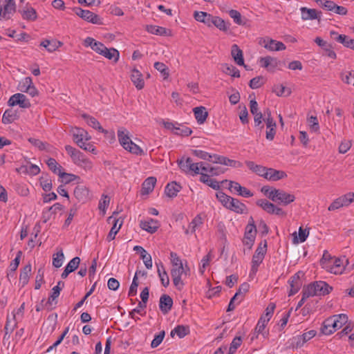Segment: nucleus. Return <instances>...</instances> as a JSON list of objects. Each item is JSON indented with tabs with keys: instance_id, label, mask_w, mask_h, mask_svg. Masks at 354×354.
<instances>
[{
	"instance_id": "473e14b6",
	"label": "nucleus",
	"mask_w": 354,
	"mask_h": 354,
	"mask_svg": "<svg viewBox=\"0 0 354 354\" xmlns=\"http://www.w3.org/2000/svg\"><path fill=\"white\" fill-rule=\"evenodd\" d=\"M257 205L261 207L267 213L272 214L275 205L269 202L266 199H259L257 201Z\"/></svg>"
},
{
	"instance_id": "cd10ccee",
	"label": "nucleus",
	"mask_w": 354,
	"mask_h": 354,
	"mask_svg": "<svg viewBox=\"0 0 354 354\" xmlns=\"http://www.w3.org/2000/svg\"><path fill=\"white\" fill-rule=\"evenodd\" d=\"M200 181L207 184L208 186L215 190L220 189L221 187L219 185V183L215 179L210 178L209 176L205 173L201 172Z\"/></svg>"
},
{
	"instance_id": "6e6d98bb",
	"label": "nucleus",
	"mask_w": 354,
	"mask_h": 354,
	"mask_svg": "<svg viewBox=\"0 0 354 354\" xmlns=\"http://www.w3.org/2000/svg\"><path fill=\"white\" fill-rule=\"evenodd\" d=\"M257 227L255 224H248L245 227L244 234L245 238H252L255 239L257 234Z\"/></svg>"
},
{
	"instance_id": "72a5a7b5",
	"label": "nucleus",
	"mask_w": 354,
	"mask_h": 354,
	"mask_svg": "<svg viewBox=\"0 0 354 354\" xmlns=\"http://www.w3.org/2000/svg\"><path fill=\"white\" fill-rule=\"evenodd\" d=\"M203 224V218L201 214H198L189 223L188 229L185 230V234H188L189 231L191 233H194L196 231V229L201 226Z\"/></svg>"
},
{
	"instance_id": "4468645a",
	"label": "nucleus",
	"mask_w": 354,
	"mask_h": 354,
	"mask_svg": "<svg viewBox=\"0 0 354 354\" xmlns=\"http://www.w3.org/2000/svg\"><path fill=\"white\" fill-rule=\"evenodd\" d=\"M265 174V178L272 181H277L287 177V174L283 171L277 170L273 168H268Z\"/></svg>"
},
{
	"instance_id": "bb28decb",
	"label": "nucleus",
	"mask_w": 354,
	"mask_h": 354,
	"mask_svg": "<svg viewBox=\"0 0 354 354\" xmlns=\"http://www.w3.org/2000/svg\"><path fill=\"white\" fill-rule=\"evenodd\" d=\"M266 124V139L271 141L274 139L276 134L277 124L274 120H270L269 121H264Z\"/></svg>"
},
{
	"instance_id": "69168bd1",
	"label": "nucleus",
	"mask_w": 354,
	"mask_h": 354,
	"mask_svg": "<svg viewBox=\"0 0 354 354\" xmlns=\"http://www.w3.org/2000/svg\"><path fill=\"white\" fill-rule=\"evenodd\" d=\"M263 77L262 76H257L252 78L249 83V86L252 89H256L261 87L263 84Z\"/></svg>"
},
{
	"instance_id": "603ef678",
	"label": "nucleus",
	"mask_w": 354,
	"mask_h": 354,
	"mask_svg": "<svg viewBox=\"0 0 354 354\" xmlns=\"http://www.w3.org/2000/svg\"><path fill=\"white\" fill-rule=\"evenodd\" d=\"M242 343V338L240 336L235 337L230 344L228 354H234Z\"/></svg>"
},
{
	"instance_id": "a18cd8bd",
	"label": "nucleus",
	"mask_w": 354,
	"mask_h": 354,
	"mask_svg": "<svg viewBox=\"0 0 354 354\" xmlns=\"http://www.w3.org/2000/svg\"><path fill=\"white\" fill-rule=\"evenodd\" d=\"M273 92H274L277 96H288L291 93L290 89L287 88L283 84L275 85L273 88Z\"/></svg>"
},
{
	"instance_id": "13d9d810",
	"label": "nucleus",
	"mask_w": 354,
	"mask_h": 354,
	"mask_svg": "<svg viewBox=\"0 0 354 354\" xmlns=\"http://www.w3.org/2000/svg\"><path fill=\"white\" fill-rule=\"evenodd\" d=\"M268 322V319H266L264 316H261L254 328L255 333H257V335L263 333Z\"/></svg>"
},
{
	"instance_id": "dca6fc26",
	"label": "nucleus",
	"mask_w": 354,
	"mask_h": 354,
	"mask_svg": "<svg viewBox=\"0 0 354 354\" xmlns=\"http://www.w3.org/2000/svg\"><path fill=\"white\" fill-rule=\"evenodd\" d=\"M182 186L176 181L169 183L165 189V194L169 198L176 197L178 193L181 190Z\"/></svg>"
},
{
	"instance_id": "e433bc0d",
	"label": "nucleus",
	"mask_w": 354,
	"mask_h": 354,
	"mask_svg": "<svg viewBox=\"0 0 354 354\" xmlns=\"http://www.w3.org/2000/svg\"><path fill=\"white\" fill-rule=\"evenodd\" d=\"M58 176L62 178V182L65 184L70 183L75 180H80V176L73 174L62 171L60 169L59 171H58Z\"/></svg>"
},
{
	"instance_id": "864d4df0",
	"label": "nucleus",
	"mask_w": 354,
	"mask_h": 354,
	"mask_svg": "<svg viewBox=\"0 0 354 354\" xmlns=\"http://www.w3.org/2000/svg\"><path fill=\"white\" fill-rule=\"evenodd\" d=\"M46 164L48 167V168L55 174H58V171H59V169L62 171V166L58 165L56 160L55 158H49L47 160H46Z\"/></svg>"
},
{
	"instance_id": "20e7f679",
	"label": "nucleus",
	"mask_w": 354,
	"mask_h": 354,
	"mask_svg": "<svg viewBox=\"0 0 354 354\" xmlns=\"http://www.w3.org/2000/svg\"><path fill=\"white\" fill-rule=\"evenodd\" d=\"M73 11L78 17L88 22L97 25H101L103 24L100 16L93 12L87 10H83L80 7L74 8Z\"/></svg>"
},
{
	"instance_id": "a211bd4d",
	"label": "nucleus",
	"mask_w": 354,
	"mask_h": 354,
	"mask_svg": "<svg viewBox=\"0 0 354 354\" xmlns=\"http://www.w3.org/2000/svg\"><path fill=\"white\" fill-rule=\"evenodd\" d=\"M301 12V18L303 20H309V19H319V14L322 12H318L315 9L307 8L306 7H302L300 9Z\"/></svg>"
},
{
	"instance_id": "ea45409f",
	"label": "nucleus",
	"mask_w": 354,
	"mask_h": 354,
	"mask_svg": "<svg viewBox=\"0 0 354 354\" xmlns=\"http://www.w3.org/2000/svg\"><path fill=\"white\" fill-rule=\"evenodd\" d=\"M64 255L62 249H60L56 254L53 256V266L57 268L62 266Z\"/></svg>"
},
{
	"instance_id": "58836bf2",
	"label": "nucleus",
	"mask_w": 354,
	"mask_h": 354,
	"mask_svg": "<svg viewBox=\"0 0 354 354\" xmlns=\"http://www.w3.org/2000/svg\"><path fill=\"white\" fill-rule=\"evenodd\" d=\"M344 270L343 260L340 259H335L333 262V265L330 268L329 271L331 273L337 274H341Z\"/></svg>"
},
{
	"instance_id": "338daca9",
	"label": "nucleus",
	"mask_w": 354,
	"mask_h": 354,
	"mask_svg": "<svg viewBox=\"0 0 354 354\" xmlns=\"http://www.w3.org/2000/svg\"><path fill=\"white\" fill-rule=\"evenodd\" d=\"M80 263V259L78 257H75L73 258L66 265L65 268H68V270L73 272H74L79 266Z\"/></svg>"
},
{
	"instance_id": "052dcab7",
	"label": "nucleus",
	"mask_w": 354,
	"mask_h": 354,
	"mask_svg": "<svg viewBox=\"0 0 354 354\" xmlns=\"http://www.w3.org/2000/svg\"><path fill=\"white\" fill-rule=\"evenodd\" d=\"M330 37L333 41L342 44L346 42V39H347V36L345 35H339L337 32L333 30L330 32Z\"/></svg>"
},
{
	"instance_id": "6e6552de",
	"label": "nucleus",
	"mask_w": 354,
	"mask_h": 354,
	"mask_svg": "<svg viewBox=\"0 0 354 354\" xmlns=\"http://www.w3.org/2000/svg\"><path fill=\"white\" fill-rule=\"evenodd\" d=\"M15 10L16 5L14 0H5L3 3L0 1V20L9 19L10 15L14 13Z\"/></svg>"
},
{
	"instance_id": "393cba45",
	"label": "nucleus",
	"mask_w": 354,
	"mask_h": 354,
	"mask_svg": "<svg viewBox=\"0 0 354 354\" xmlns=\"http://www.w3.org/2000/svg\"><path fill=\"white\" fill-rule=\"evenodd\" d=\"M31 270L32 267L30 263L26 265L21 269L19 275V283H21L22 288L24 287L28 283Z\"/></svg>"
},
{
	"instance_id": "7ed1b4c3",
	"label": "nucleus",
	"mask_w": 354,
	"mask_h": 354,
	"mask_svg": "<svg viewBox=\"0 0 354 354\" xmlns=\"http://www.w3.org/2000/svg\"><path fill=\"white\" fill-rule=\"evenodd\" d=\"M269 199L279 204L288 205L295 200V196L283 189H274L269 194Z\"/></svg>"
},
{
	"instance_id": "0eeeda50",
	"label": "nucleus",
	"mask_w": 354,
	"mask_h": 354,
	"mask_svg": "<svg viewBox=\"0 0 354 354\" xmlns=\"http://www.w3.org/2000/svg\"><path fill=\"white\" fill-rule=\"evenodd\" d=\"M354 201V194L348 193L335 199L328 207L329 211L337 209L343 206H348Z\"/></svg>"
},
{
	"instance_id": "79ce46f5",
	"label": "nucleus",
	"mask_w": 354,
	"mask_h": 354,
	"mask_svg": "<svg viewBox=\"0 0 354 354\" xmlns=\"http://www.w3.org/2000/svg\"><path fill=\"white\" fill-rule=\"evenodd\" d=\"M16 119V113L11 109H7L2 116V122L5 124L12 123Z\"/></svg>"
},
{
	"instance_id": "0e129e2a",
	"label": "nucleus",
	"mask_w": 354,
	"mask_h": 354,
	"mask_svg": "<svg viewBox=\"0 0 354 354\" xmlns=\"http://www.w3.org/2000/svg\"><path fill=\"white\" fill-rule=\"evenodd\" d=\"M149 288L145 287L140 293V298L142 299L141 301H139V307L146 308L147 302L149 299Z\"/></svg>"
},
{
	"instance_id": "f3484780",
	"label": "nucleus",
	"mask_w": 354,
	"mask_h": 354,
	"mask_svg": "<svg viewBox=\"0 0 354 354\" xmlns=\"http://www.w3.org/2000/svg\"><path fill=\"white\" fill-rule=\"evenodd\" d=\"M193 112L197 122L200 124H203L208 117V112L203 106L194 108Z\"/></svg>"
},
{
	"instance_id": "f257e3e1",
	"label": "nucleus",
	"mask_w": 354,
	"mask_h": 354,
	"mask_svg": "<svg viewBox=\"0 0 354 354\" xmlns=\"http://www.w3.org/2000/svg\"><path fill=\"white\" fill-rule=\"evenodd\" d=\"M348 322V317L345 314H339L326 319L322 324L321 331L324 335H330L337 329L342 328Z\"/></svg>"
},
{
	"instance_id": "4be33fe9",
	"label": "nucleus",
	"mask_w": 354,
	"mask_h": 354,
	"mask_svg": "<svg viewBox=\"0 0 354 354\" xmlns=\"http://www.w3.org/2000/svg\"><path fill=\"white\" fill-rule=\"evenodd\" d=\"M118 137L120 144L124 149H127L126 146H128V144L132 142L129 136V131L123 127L118 130Z\"/></svg>"
},
{
	"instance_id": "c85d7f7f",
	"label": "nucleus",
	"mask_w": 354,
	"mask_h": 354,
	"mask_svg": "<svg viewBox=\"0 0 354 354\" xmlns=\"http://www.w3.org/2000/svg\"><path fill=\"white\" fill-rule=\"evenodd\" d=\"M111 220H113L112 221L114 223V224H113V227H111L109 233L107 235L106 240L108 241H111L115 239V235L117 234V233L118 232V231L120 230V229L122 225V221H120L119 226L117 227V224L119 221V219H116V218H113V216H109L108 218V221L110 222Z\"/></svg>"
},
{
	"instance_id": "3c124183",
	"label": "nucleus",
	"mask_w": 354,
	"mask_h": 354,
	"mask_svg": "<svg viewBox=\"0 0 354 354\" xmlns=\"http://www.w3.org/2000/svg\"><path fill=\"white\" fill-rule=\"evenodd\" d=\"M28 142L41 151L48 150V147L50 146L47 142H44L39 139L33 138H28Z\"/></svg>"
},
{
	"instance_id": "9d476101",
	"label": "nucleus",
	"mask_w": 354,
	"mask_h": 354,
	"mask_svg": "<svg viewBox=\"0 0 354 354\" xmlns=\"http://www.w3.org/2000/svg\"><path fill=\"white\" fill-rule=\"evenodd\" d=\"M75 198L82 203H85L89 200V190L84 185H77L74 189Z\"/></svg>"
},
{
	"instance_id": "de8ad7c7",
	"label": "nucleus",
	"mask_w": 354,
	"mask_h": 354,
	"mask_svg": "<svg viewBox=\"0 0 354 354\" xmlns=\"http://www.w3.org/2000/svg\"><path fill=\"white\" fill-rule=\"evenodd\" d=\"M192 153L201 159L208 160L212 162V155H210L209 153L206 151L199 149H193L192 150Z\"/></svg>"
},
{
	"instance_id": "423d86ee",
	"label": "nucleus",
	"mask_w": 354,
	"mask_h": 354,
	"mask_svg": "<svg viewBox=\"0 0 354 354\" xmlns=\"http://www.w3.org/2000/svg\"><path fill=\"white\" fill-rule=\"evenodd\" d=\"M180 169L185 173L194 172V174H199L200 167L199 163H194L191 158H187L184 160V158L177 161Z\"/></svg>"
},
{
	"instance_id": "aec40b11",
	"label": "nucleus",
	"mask_w": 354,
	"mask_h": 354,
	"mask_svg": "<svg viewBox=\"0 0 354 354\" xmlns=\"http://www.w3.org/2000/svg\"><path fill=\"white\" fill-rule=\"evenodd\" d=\"M156 181V178L153 176L148 177L147 179H145L142 185V194L145 195L151 193L154 189Z\"/></svg>"
},
{
	"instance_id": "ddd939ff",
	"label": "nucleus",
	"mask_w": 354,
	"mask_h": 354,
	"mask_svg": "<svg viewBox=\"0 0 354 354\" xmlns=\"http://www.w3.org/2000/svg\"><path fill=\"white\" fill-rule=\"evenodd\" d=\"M131 80L137 89L140 90L145 86L143 75L140 71L133 68L131 71Z\"/></svg>"
},
{
	"instance_id": "8fccbe9b",
	"label": "nucleus",
	"mask_w": 354,
	"mask_h": 354,
	"mask_svg": "<svg viewBox=\"0 0 354 354\" xmlns=\"http://www.w3.org/2000/svg\"><path fill=\"white\" fill-rule=\"evenodd\" d=\"M32 84V78L30 77H26L19 82L18 85V90L21 92L26 93Z\"/></svg>"
},
{
	"instance_id": "a19ab883",
	"label": "nucleus",
	"mask_w": 354,
	"mask_h": 354,
	"mask_svg": "<svg viewBox=\"0 0 354 354\" xmlns=\"http://www.w3.org/2000/svg\"><path fill=\"white\" fill-rule=\"evenodd\" d=\"M148 31L158 35H167L170 34V30L163 27L151 26L148 27Z\"/></svg>"
},
{
	"instance_id": "7c9ffc66",
	"label": "nucleus",
	"mask_w": 354,
	"mask_h": 354,
	"mask_svg": "<svg viewBox=\"0 0 354 354\" xmlns=\"http://www.w3.org/2000/svg\"><path fill=\"white\" fill-rule=\"evenodd\" d=\"M189 333V327L188 326L178 325L176 326L170 333V335L174 337L177 335L179 338H183Z\"/></svg>"
},
{
	"instance_id": "f704fd0d",
	"label": "nucleus",
	"mask_w": 354,
	"mask_h": 354,
	"mask_svg": "<svg viewBox=\"0 0 354 354\" xmlns=\"http://www.w3.org/2000/svg\"><path fill=\"white\" fill-rule=\"evenodd\" d=\"M259 63L261 67L266 68H268L269 66H271L272 68H275L277 65V59L272 57L270 56L260 57Z\"/></svg>"
},
{
	"instance_id": "774afa93",
	"label": "nucleus",
	"mask_w": 354,
	"mask_h": 354,
	"mask_svg": "<svg viewBox=\"0 0 354 354\" xmlns=\"http://www.w3.org/2000/svg\"><path fill=\"white\" fill-rule=\"evenodd\" d=\"M254 115V127H257L259 130H262L264 127L263 124H262L263 121V115L261 112H259Z\"/></svg>"
},
{
	"instance_id": "2eb2a0df",
	"label": "nucleus",
	"mask_w": 354,
	"mask_h": 354,
	"mask_svg": "<svg viewBox=\"0 0 354 354\" xmlns=\"http://www.w3.org/2000/svg\"><path fill=\"white\" fill-rule=\"evenodd\" d=\"M230 200L231 202L228 205V209L238 214L245 213V210L247 209V207L244 203L234 198H230Z\"/></svg>"
},
{
	"instance_id": "37998d69",
	"label": "nucleus",
	"mask_w": 354,
	"mask_h": 354,
	"mask_svg": "<svg viewBox=\"0 0 354 354\" xmlns=\"http://www.w3.org/2000/svg\"><path fill=\"white\" fill-rule=\"evenodd\" d=\"M223 71L225 73L231 75L234 77H240V71L234 66L225 64L223 67Z\"/></svg>"
},
{
	"instance_id": "4d7b16f0",
	"label": "nucleus",
	"mask_w": 354,
	"mask_h": 354,
	"mask_svg": "<svg viewBox=\"0 0 354 354\" xmlns=\"http://www.w3.org/2000/svg\"><path fill=\"white\" fill-rule=\"evenodd\" d=\"M126 150L129 152L136 154V155H142L144 153L143 150L136 144H135L133 141L130 142L128 144V146H126Z\"/></svg>"
},
{
	"instance_id": "a878e982",
	"label": "nucleus",
	"mask_w": 354,
	"mask_h": 354,
	"mask_svg": "<svg viewBox=\"0 0 354 354\" xmlns=\"http://www.w3.org/2000/svg\"><path fill=\"white\" fill-rule=\"evenodd\" d=\"M232 56L234 62L239 66H244L245 68L247 66L244 65V59L242 50L238 48V46H233L231 50Z\"/></svg>"
},
{
	"instance_id": "6ab92c4d",
	"label": "nucleus",
	"mask_w": 354,
	"mask_h": 354,
	"mask_svg": "<svg viewBox=\"0 0 354 354\" xmlns=\"http://www.w3.org/2000/svg\"><path fill=\"white\" fill-rule=\"evenodd\" d=\"M140 226L142 230L153 234L156 232L158 228V221L153 218H150L149 221H141Z\"/></svg>"
},
{
	"instance_id": "412c9836",
	"label": "nucleus",
	"mask_w": 354,
	"mask_h": 354,
	"mask_svg": "<svg viewBox=\"0 0 354 354\" xmlns=\"http://www.w3.org/2000/svg\"><path fill=\"white\" fill-rule=\"evenodd\" d=\"M158 268V274L160 277L162 285L164 287H167L169 284V279L167 272L165 271V267L162 262L156 263Z\"/></svg>"
},
{
	"instance_id": "c756f323",
	"label": "nucleus",
	"mask_w": 354,
	"mask_h": 354,
	"mask_svg": "<svg viewBox=\"0 0 354 354\" xmlns=\"http://www.w3.org/2000/svg\"><path fill=\"white\" fill-rule=\"evenodd\" d=\"M60 288L59 287H53L52 289V292L48 297V300L45 303V307L48 310H51L53 309L50 306L52 305V302L55 301V304H57V301L56 300L59 294H60Z\"/></svg>"
},
{
	"instance_id": "39448f33",
	"label": "nucleus",
	"mask_w": 354,
	"mask_h": 354,
	"mask_svg": "<svg viewBox=\"0 0 354 354\" xmlns=\"http://www.w3.org/2000/svg\"><path fill=\"white\" fill-rule=\"evenodd\" d=\"M91 49L100 55H102L106 58L113 60L117 62L119 59V52L118 50L111 48H108L106 46H90Z\"/></svg>"
},
{
	"instance_id": "c03bdc74",
	"label": "nucleus",
	"mask_w": 354,
	"mask_h": 354,
	"mask_svg": "<svg viewBox=\"0 0 354 354\" xmlns=\"http://www.w3.org/2000/svg\"><path fill=\"white\" fill-rule=\"evenodd\" d=\"M154 68L160 72L165 80L167 79L169 75V70L165 64L157 62L154 64Z\"/></svg>"
},
{
	"instance_id": "b1692460",
	"label": "nucleus",
	"mask_w": 354,
	"mask_h": 354,
	"mask_svg": "<svg viewBox=\"0 0 354 354\" xmlns=\"http://www.w3.org/2000/svg\"><path fill=\"white\" fill-rule=\"evenodd\" d=\"M212 17V15L202 11H195L194 14V17L196 21L203 22L208 26H211Z\"/></svg>"
},
{
	"instance_id": "bf43d9fd",
	"label": "nucleus",
	"mask_w": 354,
	"mask_h": 354,
	"mask_svg": "<svg viewBox=\"0 0 354 354\" xmlns=\"http://www.w3.org/2000/svg\"><path fill=\"white\" fill-rule=\"evenodd\" d=\"M212 21V22H211V26L214 25L216 28H218V29H220L221 30H225L227 29L226 26H225V22L221 18H220L218 17L213 16Z\"/></svg>"
},
{
	"instance_id": "f8f14e48",
	"label": "nucleus",
	"mask_w": 354,
	"mask_h": 354,
	"mask_svg": "<svg viewBox=\"0 0 354 354\" xmlns=\"http://www.w3.org/2000/svg\"><path fill=\"white\" fill-rule=\"evenodd\" d=\"M173 306V299L168 295L164 294L161 295L159 302V308L161 312L166 315L171 309Z\"/></svg>"
},
{
	"instance_id": "5701e85b",
	"label": "nucleus",
	"mask_w": 354,
	"mask_h": 354,
	"mask_svg": "<svg viewBox=\"0 0 354 354\" xmlns=\"http://www.w3.org/2000/svg\"><path fill=\"white\" fill-rule=\"evenodd\" d=\"M65 149L75 164L79 163V160H82L84 154L80 151L71 145H66Z\"/></svg>"
},
{
	"instance_id": "5fc2aeb1",
	"label": "nucleus",
	"mask_w": 354,
	"mask_h": 354,
	"mask_svg": "<svg viewBox=\"0 0 354 354\" xmlns=\"http://www.w3.org/2000/svg\"><path fill=\"white\" fill-rule=\"evenodd\" d=\"M322 46V55L326 56L330 59H335L336 58V53L332 48V46Z\"/></svg>"
},
{
	"instance_id": "9b49d317",
	"label": "nucleus",
	"mask_w": 354,
	"mask_h": 354,
	"mask_svg": "<svg viewBox=\"0 0 354 354\" xmlns=\"http://www.w3.org/2000/svg\"><path fill=\"white\" fill-rule=\"evenodd\" d=\"M212 157L213 163H218L224 165L230 166L232 167H241L242 166L241 162L234 160H231L225 156H220L218 154H214L212 155Z\"/></svg>"
},
{
	"instance_id": "e2e57ef3",
	"label": "nucleus",
	"mask_w": 354,
	"mask_h": 354,
	"mask_svg": "<svg viewBox=\"0 0 354 354\" xmlns=\"http://www.w3.org/2000/svg\"><path fill=\"white\" fill-rule=\"evenodd\" d=\"M165 335V330L160 331L158 335H155L151 343V348H154L158 347L162 342Z\"/></svg>"
},
{
	"instance_id": "4c0bfd02",
	"label": "nucleus",
	"mask_w": 354,
	"mask_h": 354,
	"mask_svg": "<svg viewBox=\"0 0 354 354\" xmlns=\"http://www.w3.org/2000/svg\"><path fill=\"white\" fill-rule=\"evenodd\" d=\"M18 171L24 174L37 175L39 173L40 169L37 165L32 164L30 166L22 165Z\"/></svg>"
},
{
	"instance_id": "f03ea898",
	"label": "nucleus",
	"mask_w": 354,
	"mask_h": 354,
	"mask_svg": "<svg viewBox=\"0 0 354 354\" xmlns=\"http://www.w3.org/2000/svg\"><path fill=\"white\" fill-rule=\"evenodd\" d=\"M304 289L306 292L310 294V297H313L315 295L321 296L328 295L332 291L333 287L325 281H318L310 283L306 287H304Z\"/></svg>"
},
{
	"instance_id": "49530a36",
	"label": "nucleus",
	"mask_w": 354,
	"mask_h": 354,
	"mask_svg": "<svg viewBox=\"0 0 354 354\" xmlns=\"http://www.w3.org/2000/svg\"><path fill=\"white\" fill-rule=\"evenodd\" d=\"M22 17L29 21H35L37 18L36 10L33 8H28L22 12Z\"/></svg>"
},
{
	"instance_id": "1a4fd4ad",
	"label": "nucleus",
	"mask_w": 354,
	"mask_h": 354,
	"mask_svg": "<svg viewBox=\"0 0 354 354\" xmlns=\"http://www.w3.org/2000/svg\"><path fill=\"white\" fill-rule=\"evenodd\" d=\"M304 276V272L302 271H298L293 276H292L289 280L288 283L290 286V290L288 296H292L295 295L300 290L302 286V281L301 278Z\"/></svg>"
},
{
	"instance_id": "2f4dec72",
	"label": "nucleus",
	"mask_w": 354,
	"mask_h": 354,
	"mask_svg": "<svg viewBox=\"0 0 354 354\" xmlns=\"http://www.w3.org/2000/svg\"><path fill=\"white\" fill-rule=\"evenodd\" d=\"M82 117L85 120L86 123L92 128L98 130L99 131H105V129L102 128L100 122L93 116L88 114L84 113Z\"/></svg>"
},
{
	"instance_id": "c9c22d12",
	"label": "nucleus",
	"mask_w": 354,
	"mask_h": 354,
	"mask_svg": "<svg viewBox=\"0 0 354 354\" xmlns=\"http://www.w3.org/2000/svg\"><path fill=\"white\" fill-rule=\"evenodd\" d=\"M187 271H189V267L186 266L185 268H184L183 263H180V266L172 268L171 270V277H181L183 274L187 275Z\"/></svg>"
},
{
	"instance_id": "09e8293b",
	"label": "nucleus",
	"mask_w": 354,
	"mask_h": 354,
	"mask_svg": "<svg viewBox=\"0 0 354 354\" xmlns=\"http://www.w3.org/2000/svg\"><path fill=\"white\" fill-rule=\"evenodd\" d=\"M216 198L221 203V204L227 209L229 203H230L231 196L227 195L223 192H218L216 194Z\"/></svg>"
},
{
	"instance_id": "680f3d73",
	"label": "nucleus",
	"mask_w": 354,
	"mask_h": 354,
	"mask_svg": "<svg viewBox=\"0 0 354 354\" xmlns=\"http://www.w3.org/2000/svg\"><path fill=\"white\" fill-rule=\"evenodd\" d=\"M192 133V129L185 126L178 127L174 130V134L181 136H189Z\"/></svg>"
}]
</instances>
